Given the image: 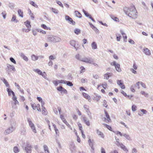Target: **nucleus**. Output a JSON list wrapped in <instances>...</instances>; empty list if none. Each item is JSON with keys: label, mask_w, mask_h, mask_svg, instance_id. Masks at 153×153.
<instances>
[{"label": "nucleus", "mask_w": 153, "mask_h": 153, "mask_svg": "<svg viewBox=\"0 0 153 153\" xmlns=\"http://www.w3.org/2000/svg\"><path fill=\"white\" fill-rule=\"evenodd\" d=\"M123 10L126 14L130 17L134 19L136 18L137 12L134 6L131 7L130 8L125 7L124 8Z\"/></svg>", "instance_id": "f257e3e1"}, {"label": "nucleus", "mask_w": 153, "mask_h": 153, "mask_svg": "<svg viewBox=\"0 0 153 153\" xmlns=\"http://www.w3.org/2000/svg\"><path fill=\"white\" fill-rule=\"evenodd\" d=\"M47 41L48 42L51 43H56L61 41V39L58 37L54 35H49L47 37Z\"/></svg>", "instance_id": "f03ea898"}, {"label": "nucleus", "mask_w": 153, "mask_h": 153, "mask_svg": "<svg viewBox=\"0 0 153 153\" xmlns=\"http://www.w3.org/2000/svg\"><path fill=\"white\" fill-rule=\"evenodd\" d=\"M16 123L15 122H13L11 124V126L9 127L8 128L6 129L4 131V134L6 135L11 133L16 129L15 127Z\"/></svg>", "instance_id": "7ed1b4c3"}, {"label": "nucleus", "mask_w": 153, "mask_h": 153, "mask_svg": "<svg viewBox=\"0 0 153 153\" xmlns=\"http://www.w3.org/2000/svg\"><path fill=\"white\" fill-rule=\"evenodd\" d=\"M81 61L87 63L92 64L93 62L92 59L89 57L82 58Z\"/></svg>", "instance_id": "20e7f679"}, {"label": "nucleus", "mask_w": 153, "mask_h": 153, "mask_svg": "<svg viewBox=\"0 0 153 153\" xmlns=\"http://www.w3.org/2000/svg\"><path fill=\"white\" fill-rule=\"evenodd\" d=\"M65 19L66 21H68L69 23L73 25H75V22L68 15L65 16Z\"/></svg>", "instance_id": "39448f33"}, {"label": "nucleus", "mask_w": 153, "mask_h": 153, "mask_svg": "<svg viewBox=\"0 0 153 153\" xmlns=\"http://www.w3.org/2000/svg\"><path fill=\"white\" fill-rule=\"evenodd\" d=\"M7 91L8 93V94L9 96H10V91L11 92L12 94L13 95V96L12 97V99L14 101L17 99V98L15 96V93L11 89L9 88H7Z\"/></svg>", "instance_id": "423d86ee"}, {"label": "nucleus", "mask_w": 153, "mask_h": 153, "mask_svg": "<svg viewBox=\"0 0 153 153\" xmlns=\"http://www.w3.org/2000/svg\"><path fill=\"white\" fill-rule=\"evenodd\" d=\"M7 91L8 93V94L9 96H10V91L11 92L12 94L13 95V96L12 97V99L14 101L17 99V98L15 96V93L11 89L9 88H7Z\"/></svg>", "instance_id": "0eeeda50"}, {"label": "nucleus", "mask_w": 153, "mask_h": 153, "mask_svg": "<svg viewBox=\"0 0 153 153\" xmlns=\"http://www.w3.org/2000/svg\"><path fill=\"white\" fill-rule=\"evenodd\" d=\"M82 11L84 13L85 15L87 17L91 19L92 21L94 22H95V21L94 19L91 16V15H90L87 12L85 11L84 9H83Z\"/></svg>", "instance_id": "6e6552de"}, {"label": "nucleus", "mask_w": 153, "mask_h": 153, "mask_svg": "<svg viewBox=\"0 0 153 153\" xmlns=\"http://www.w3.org/2000/svg\"><path fill=\"white\" fill-rule=\"evenodd\" d=\"M31 148L32 147L31 146V145L29 144H27L25 148L26 152L27 153H31L32 151Z\"/></svg>", "instance_id": "1a4fd4ad"}, {"label": "nucleus", "mask_w": 153, "mask_h": 153, "mask_svg": "<svg viewBox=\"0 0 153 153\" xmlns=\"http://www.w3.org/2000/svg\"><path fill=\"white\" fill-rule=\"evenodd\" d=\"M143 51L146 55L150 56L151 54L150 51L148 48H144Z\"/></svg>", "instance_id": "9d476101"}, {"label": "nucleus", "mask_w": 153, "mask_h": 153, "mask_svg": "<svg viewBox=\"0 0 153 153\" xmlns=\"http://www.w3.org/2000/svg\"><path fill=\"white\" fill-rule=\"evenodd\" d=\"M82 120L85 123V124L88 126L90 125V123L89 120H88L85 117H82Z\"/></svg>", "instance_id": "9b49d317"}, {"label": "nucleus", "mask_w": 153, "mask_h": 153, "mask_svg": "<svg viewBox=\"0 0 153 153\" xmlns=\"http://www.w3.org/2000/svg\"><path fill=\"white\" fill-rule=\"evenodd\" d=\"M6 65L7 68L9 70H10V71H16V69L13 66L11 65L8 64H7Z\"/></svg>", "instance_id": "f8f14e48"}, {"label": "nucleus", "mask_w": 153, "mask_h": 153, "mask_svg": "<svg viewBox=\"0 0 153 153\" xmlns=\"http://www.w3.org/2000/svg\"><path fill=\"white\" fill-rule=\"evenodd\" d=\"M1 79L3 82V83L5 85V86L6 87H10V85L8 83V82L6 79H5L4 78H2Z\"/></svg>", "instance_id": "ddd939ff"}, {"label": "nucleus", "mask_w": 153, "mask_h": 153, "mask_svg": "<svg viewBox=\"0 0 153 153\" xmlns=\"http://www.w3.org/2000/svg\"><path fill=\"white\" fill-rule=\"evenodd\" d=\"M96 131L97 133L99 136H100V137L102 138H103L104 137V135L102 132L99 131L98 129H97Z\"/></svg>", "instance_id": "4468645a"}, {"label": "nucleus", "mask_w": 153, "mask_h": 153, "mask_svg": "<svg viewBox=\"0 0 153 153\" xmlns=\"http://www.w3.org/2000/svg\"><path fill=\"white\" fill-rule=\"evenodd\" d=\"M112 74V73H109L105 74L104 75V79H108L109 77L111 76Z\"/></svg>", "instance_id": "2eb2a0df"}, {"label": "nucleus", "mask_w": 153, "mask_h": 153, "mask_svg": "<svg viewBox=\"0 0 153 153\" xmlns=\"http://www.w3.org/2000/svg\"><path fill=\"white\" fill-rule=\"evenodd\" d=\"M82 94L84 97L86 99L88 100L89 101L91 99L90 96L88 94L85 93L83 92Z\"/></svg>", "instance_id": "dca6fc26"}, {"label": "nucleus", "mask_w": 153, "mask_h": 153, "mask_svg": "<svg viewBox=\"0 0 153 153\" xmlns=\"http://www.w3.org/2000/svg\"><path fill=\"white\" fill-rule=\"evenodd\" d=\"M25 25L26 27L30 29L31 27V26L30 24V22L29 21L27 20L26 22H24Z\"/></svg>", "instance_id": "f3484780"}, {"label": "nucleus", "mask_w": 153, "mask_h": 153, "mask_svg": "<svg viewBox=\"0 0 153 153\" xmlns=\"http://www.w3.org/2000/svg\"><path fill=\"white\" fill-rule=\"evenodd\" d=\"M27 121L29 123V125L30 127H32L33 126H35L33 123H32V121L31 120L30 118H27Z\"/></svg>", "instance_id": "a211bd4d"}, {"label": "nucleus", "mask_w": 153, "mask_h": 153, "mask_svg": "<svg viewBox=\"0 0 153 153\" xmlns=\"http://www.w3.org/2000/svg\"><path fill=\"white\" fill-rule=\"evenodd\" d=\"M88 142L89 143V146L91 147V149H94V143L93 141H92L91 139H89L88 140Z\"/></svg>", "instance_id": "6ab92c4d"}, {"label": "nucleus", "mask_w": 153, "mask_h": 153, "mask_svg": "<svg viewBox=\"0 0 153 153\" xmlns=\"http://www.w3.org/2000/svg\"><path fill=\"white\" fill-rule=\"evenodd\" d=\"M76 16L79 18H81L82 17V15L81 13H79L78 11L76 10L75 11Z\"/></svg>", "instance_id": "aec40b11"}, {"label": "nucleus", "mask_w": 153, "mask_h": 153, "mask_svg": "<svg viewBox=\"0 0 153 153\" xmlns=\"http://www.w3.org/2000/svg\"><path fill=\"white\" fill-rule=\"evenodd\" d=\"M91 47L92 49H97V46L96 43L95 42H93L91 44Z\"/></svg>", "instance_id": "412c9836"}, {"label": "nucleus", "mask_w": 153, "mask_h": 153, "mask_svg": "<svg viewBox=\"0 0 153 153\" xmlns=\"http://www.w3.org/2000/svg\"><path fill=\"white\" fill-rule=\"evenodd\" d=\"M116 70L119 72H120L121 71V69L120 68V65L119 64H117L115 66Z\"/></svg>", "instance_id": "4be33fe9"}, {"label": "nucleus", "mask_w": 153, "mask_h": 153, "mask_svg": "<svg viewBox=\"0 0 153 153\" xmlns=\"http://www.w3.org/2000/svg\"><path fill=\"white\" fill-rule=\"evenodd\" d=\"M21 56L25 61H28V59L27 57L25 56L24 54L22 53H21L20 55Z\"/></svg>", "instance_id": "5701e85b"}, {"label": "nucleus", "mask_w": 153, "mask_h": 153, "mask_svg": "<svg viewBox=\"0 0 153 153\" xmlns=\"http://www.w3.org/2000/svg\"><path fill=\"white\" fill-rule=\"evenodd\" d=\"M120 147L123 149L124 151L127 152H128V150L127 148L126 147V146H124L123 144H122Z\"/></svg>", "instance_id": "b1692460"}, {"label": "nucleus", "mask_w": 153, "mask_h": 153, "mask_svg": "<svg viewBox=\"0 0 153 153\" xmlns=\"http://www.w3.org/2000/svg\"><path fill=\"white\" fill-rule=\"evenodd\" d=\"M11 21L14 22L15 23H17L18 22V20L16 19V17L15 15H13Z\"/></svg>", "instance_id": "393cba45"}, {"label": "nucleus", "mask_w": 153, "mask_h": 153, "mask_svg": "<svg viewBox=\"0 0 153 153\" xmlns=\"http://www.w3.org/2000/svg\"><path fill=\"white\" fill-rule=\"evenodd\" d=\"M123 136L126 138V139L129 140H131V137L128 134H123Z\"/></svg>", "instance_id": "a878e982"}, {"label": "nucleus", "mask_w": 153, "mask_h": 153, "mask_svg": "<svg viewBox=\"0 0 153 153\" xmlns=\"http://www.w3.org/2000/svg\"><path fill=\"white\" fill-rule=\"evenodd\" d=\"M32 59L33 61H36L38 59L39 57L36 56L34 54H33L31 56Z\"/></svg>", "instance_id": "bb28decb"}, {"label": "nucleus", "mask_w": 153, "mask_h": 153, "mask_svg": "<svg viewBox=\"0 0 153 153\" xmlns=\"http://www.w3.org/2000/svg\"><path fill=\"white\" fill-rule=\"evenodd\" d=\"M71 146L70 147V149L71 151L73 152L75 149V146L73 143H71L70 144Z\"/></svg>", "instance_id": "cd10ccee"}, {"label": "nucleus", "mask_w": 153, "mask_h": 153, "mask_svg": "<svg viewBox=\"0 0 153 153\" xmlns=\"http://www.w3.org/2000/svg\"><path fill=\"white\" fill-rule=\"evenodd\" d=\"M105 116H106V117L107 119V120H108V122H110L111 121V119H110L109 115L108 114V113H107V112L106 111H105Z\"/></svg>", "instance_id": "c85d7f7f"}, {"label": "nucleus", "mask_w": 153, "mask_h": 153, "mask_svg": "<svg viewBox=\"0 0 153 153\" xmlns=\"http://www.w3.org/2000/svg\"><path fill=\"white\" fill-rule=\"evenodd\" d=\"M34 71L41 75H42L43 74L42 72L39 69H34Z\"/></svg>", "instance_id": "c756f323"}, {"label": "nucleus", "mask_w": 153, "mask_h": 153, "mask_svg": "<svg viewBox=\"0 0 153 153\" xmlns=\"http://www.w3.org/2000/svg\"><path fill=\"white\" fill-rule=\"evenodd\" d=\"M43 148L45 152V153H49V151L48 149V147L47 145H45L43 146Z\"/></svg>", "instance_id": "7c9ffc66"}, {"label": "nucleus", "mask_w": 153, "mask_h": 153, "mask_svg": "<svg viewBox=\"0 0 153 153\" xmlns=\"http://www.w3.org/2000/svg\"><path fill=\"white\" fill-rule=\"evenodd\" d=\"M30 4L36 8H38V6L33 1H30Z\"/></svg>", "instance_id": "2f4dec72"}, {"label": "nucleus", "mask_w": 153, "mask_h": 153, "mask_svg": "<svg viewBox=\"0 0 153 153\" xmlns=\"http://www.w3.org/2000/svg\"><path fill=\"white\" fill-rule=\"evenodd\" d=\"M76 41L74 40H71L70 41V44L73 47L75 46Z\"/></svg>", "instance_id": "473e14b6"}, {"label": "nucleus", "mask_w": 153, "mask_h": 153, "mask_svg": "<svg viewBox=\"0 0 153 153\" xmlns=\"http://www.w3.org/2000/svg\"><path fill=\"white\" fill-rule=\"evenodd\" d=\"M65 84H66L67 85L69 86H73V84L72 82L69 81H66Z\"/></svg>", "instance_id": "72a5a7b5"}, {"label": "nucleus", "mask_w": 153, "mask_h": 153, "mask_svg": "<svg viewBox=\"0 0 153 153\" xmlns=\"http://www.w3.org/2000/svg\"><path fill=\"white\" fill-rule=\"evenodd\" d=\"M18 13L20 16L22 18L23 17V12L21 10L19 9L18 10Z\"/></svg>", "instance_id": "f704fd0d"}, {"label": "nucleus", "mask_w": 153, "mask_h": 153, "mask_svg": "<svg viewBox=\"0 0 153 153\" xmlns=\"http://www.w3.org/2000/svg\"><path fill=\"white\" fill-rule=\"evenodd\" d=\"M14 105H13V107L14 108H16L17 107L16 106V105L17 104H19V102L16 99V100H15L14 101Z\"/></svg>", "instance_id": "c9c22d12"}, {"label": "nucleus", "mask_w": 153, "mask_h": 153, "mask_svg": "<svg viewBox=\"0 0 153 153\" xmlns=\"http://www.w3.org/2000/svg\"><path fill=\"white\" fill-rule=\"evenodd\" d=\"M13 151L15 153H17L19 152V150L16 146H15L13 148Z\"/></svg>", "instance_id": "e433bc0d"}, {"label": "nucleus", "mask_w": 153, "mask_h": 153, "mask_svg": "<svg viewBox=\"0 0 153 153\" xmlns=\"http://www.w3.org/2000/svg\"><path fill=\"white\" fill-rule=\"evenodd\" d=\"M86 112L88 115V116L89 118L91 120L92 119V117L91 115V113L90 112V111L89 110H87Z\"/></svg>", "instance_id": "4c0bfd02"}, {"label": "nucleus", "mask_w": 153, "mask_h": 153, "mask_svg": "<svg viewBox=\"0 0 153 153\" xmlns=\"http://www.w3.org/2000/svg\"><path fill=\"white\" fill-rule=\"evenodd\" d=\"M74 32L76 34H79L80 33V30L78 29H75Z\"/></svg>", "instance_id": "58836bf2"}, {"label": "nucleus", "mask_w": 153, "mask_h": 153, "mask_svg": "<svg viewBox=\"0 0 153 153\" xmlns=\"http://www.w3.org/2000/svg\"><path fill=\"white\" fill-rule=\"evenodd\" d=\"M140 93L142 95H144L145 97H148V94L147 93H146L144 91H141Z\"/></svg>", "instance_id": "ea45409f"}, {"label": "nucleus", "mask_w": 153, "mask_h": 153, "mask_svg": "<svg viewBox=\"0 0 153 153\" xmlns=\"http://www.w3.org/2000/svg\"><path fill=\"white\" fill-rule=\"evenodd\" d=\"M101 98V97L100 96L97 95H96V97H95V100H97V101H98Z\"/></svg>", "instance_id": "a19ab883"}, {"label": "nucleus", "mask_w": 153, "mask_h": 153, "mask_svg": "<svg viewBox=\"0 0 153 153\" xmlns=\"http://www.w3.org/2000/svg\"><path fill=\"white\" fill-rule=\"evenodd\" d=\"M56 3L59 5L61 7L63 8L64 7L63 6L61 2L58 1H56Z\"/></svg>", "instance_id": "79ce46f5"}, {"label": "nucleus", "mask_w": 153, "mask_h": 153, "mask_svg": "<svg viewBox=\"0 0 153 153\" xmlns=\"http://www.w3.org/2000/svg\"><path fill=\"white\" fill-rule=\"evenodd\" d=\"M75 57L76 59L78 60H81L82 58H81L80 56H79V54H77L76 55Z\"/></svg>", "instance_id": "37998d69"}, {"label": "nucleus", "mask_w": 153, "mask_h": 153, "mask_svg": "<svg viewBox=\"0 0 153 153\" xmlns=\"http://www.w3.org/2000/svg\"><path fill=\"white\" fill-rule=\"evenodd\" d=\"M60 118L61 119L62 121L64 123L65 121H66V120L65 118L64 117V116L62 114H60Z\"/></svg>", "instance_id": "c03bdc74"}, {"label": "nucleus", "mask_w": 153, "mask_h": 153, "mask_svg": "<svg viewBox=\"0 0 153 153\" xmlns=\"http://www.w3.org/2000/svg\"><path fill=\"white\" fill-rule=\"evenodd\" d=\"M110 16L111 18L112 19H113L114 20V21H117V20H118V18H117V17H116L114 16H113L112 15H111Z\"/></svg>", "instance_id": "a18cd8bd"}, {"label": "nucleus", "mask_w": 153, "mask_h": 153, "mask_svg": "<svg viewBox=\"0 0 153 153\" xmlns=\"http://www.w3.org/2000/svg\"><path fill=\"white\" fill-rule=\"evenodd\" d=\"M51 9L54 13L56 14H57L58 13V11L57 9L53 8H52Z\"/></svg>", "instance_id": "49530a36"}, {"label": "nucleus", "mask_w": 153, "mask_h": 153, "mask_svg": "<svg viewBox=\"0 0 153 153\" xmlns=\"http://www.w3.org/2000/svg\"><path fill=\"white\" fill-rule=\"evenodd\" d=\"M10 60L12 62H13L14 64H16V61L12 57H10Z\"/></svg>", "instance_id": "de8ad7c7"}, {"label": "nucleus", "mask_w": 153, "mask_h": 153, "mask_svg": "<svg viewBox=\"0 0 153 153\" xmlns=\"http://www.w3.org/2000/svg\"><path fill=\"white\" fill-rule=\"evenodd\" d=\"M119 85L120 86L122 89H124L125 88V86L123 85V83L121 82Z\"/></svg>", "instance_id": "09e8293b"}, {"label": "nucleus", "mask_w": 153, "mask_h": 153, "mask_svg": "<svg viewBox=\"0 0 153 153\" xmlns=\"http://www.w3.org/2000/svg\"><path fill=\"white\" fill-rule=\"evenodd\" d=\"M104 126L105 127H106L108 129H109L110 130H111V126L106 124H104Z\"/></svg>", "instance_id": "8fccbe9b"}, {"label": "nucleus", "mask_w": 153, "mask_h": 153, "mask_svg": "<svg viewBox=\"0 0 153 153\" xmlns=\"http://www.w3.org/2000/svg\"><path fill=\"white\" fill-rule=\"evenodd\" d=\"M32 130V131L35 133H36V128L35 126H33L32 127H31Z\"/></svg>", "instance_id": "3c124183"}, {"label": "nucleus", "mask_w": 153, "mask_h": 153, "mask_svg": "<svg viewBox=\"0 0 153 153\" xmlns=\"http://www.w3.org/2000/svg\"><path fill=\"white\" fill-rule=\"evenodd\" d=\"M140 111L143 114H146L147 113V111L144 109H140Z\"/></svg>", "instance_id": "603ef678"}, {"label": "nucleus", "mask_w": 153, "mask_h": 153, "mask_svg": "<svg viewBox=\"0 0 153 153\" xmlns=\"http://www.w3.org/2000/svg\"><path fill=\"white\" fill-rule=\"evenodd\" d=\"M136 106L135 105H133L132 106V110L133 111H134L136 110Z\"/></svg>", "instance_id": "864d4df0"}, {"label": "nucleus", "mask_w": 153, "mask_h": 153, "mask_svg": "<svg viewBox=\"0 0 153 153\" xmlns=\"http://www.w3.org/2000/svg\"><path fill=\"white\" fill-rule=\"evenodd\" d=\"M103 105L105 108L107 107V102L105 100H104L103 101Z\"/></svg>", "instance_id": "5fc2aeb1"}, {"label": "nucleus", "mask_w": 153, "mask_h": 153, "mask_svg": "<svg viewBox=\"0 0 153 153\" xmlns=\"http://www.w3.org/2000/svg\"><path fill=\"white\" fill-rule=\"evenodd\" d=\"M41 27L45 29L48 30V27L45 24H42Z\"/></svg>", "instance_id": "6e6d98bb"}, {"label": "nucleus", "mask_w": 153, "mask_h": 153, "mask_svg": "<svg viewBox=\"0 0 153 153\" xmlns=\"http://www.w3.org/2000/svg\"><path fill=\"white\" fill-rule=\"evenodd\" d=\"M129 42L131 44H134L135 43L134 41L131 39H129L128 40Z\"/></svg>", "instance_id": "4d7b16f0"}, {"label": "nucleus", "mask_w": 153, "mask_h": 153, "mask_svg": "<svg viewBox=\"0 0 153 153\" xmlns=\"http://www.w3.org/2000/svg\"><path fill=\"white\" fill-rule=\"evenodd\" d=\"M78 126L79 127V129L81 131L82 130V125L80 123H78Z\"/></svg>", "instance_id": "13d9d810"}, {"label": "nucleus", "mask_w": 153, "mask_h": 153, "mask_svg": "<svg viewBox=\"0 0 153 153\" xmlns=\"http://www.w3.org/2000/svg\"><path fill=\"white\" fill-rule=\"evenodd\" d=\"M139 83H140V82H137L135 85V87L137 88L138 89H139L140 88L139 86Z\"/></svg>", "instance_id": "bf43d9fd"}, {"label": "nucleus", "mask_w": 153, "mask_h": 153, "mask_svg": "<svg viewBox=\"0 0 153 153\" xmlns=\"http://www.w3.org/2000/svg\"><path fill=\"white\" fill-rule=\"evenodd\" d=\"M63 88L62 86H59L57 88V89L59 91H61Z\"/></svg>", "instance_id": "052dcab7"}, {"label": "nucleus", "mask_w": 153, "mask_h": 153, "mask_svg": "<svg viewBox=\"0 0 153 153\" xmlns=\"http://www.w3.org/2000/svg\"><path fill=\"white\" fill-rule=\"evenodd\" d=\"M115 144L118 146L120 147V145H121L122 143H120L119 141H117V142H116Z\"/></svg>", "instance_id": "680f3d73"}, {"label": "nucleus", "mask_w": 153, "mask_h": 153, "mask_svg": "<svg viewBox=\"0 0 153 153\" xmlns=\"http://www.w3.org/2000/svg\"><path fill=\"white\" fill-rule=\"evenodd\" d=\"M84 108L85 109L87 110H89V107L87 105H85L84 106Z\"/></svg>", "instance_id": "e2e57ef3"}, {"label": "nucleus", "mask_w": 153, "mask_h": 153, "mask_svg": "<svg viewBox=\"0 0 153 153\" xmlns=\"http://www.w3.org/2000/svg\"><path fill=\"white\" fill-rule=\"evenodd\" d=\"M140 84L141 85V86L142 87H143L144 88H146V85L144 83H143L142 82H140Z\"/></svg>", "instance_id": "0e129e2a"}, {"label": "nucleus", "mask_w": 153, "mask_h": 153, "mask_svg": "<svg viewBox=\"0 0 153 153\" xmlns=\"http://www.w3.org/2000/svg\"><path fill=\"white\" fill-rule=\"evenodd\" d=\"M31 105L32 107L33 110L36 109V104L35 103L34 104H31Z\"/></svg>", "instance_id": "69168bd1"}, {"label": "nucleus", "mask_w": 153, "mask_h": 153, "mask_svg": "<svg viewBox=\"0 0 153 153\" xmlns=\"http://www.w3.org/2000/svg\"><path fill=\"white\" fill-rule=\"evenodd\" d=\"M1 14L3 16V17L4 19H5L6 18V13L5 12H2Z\"/></svg>", "instance_id": "338daca9"}, {"label": "nucleus", "mask_w": 153, "mask_h": 153, "mask_svg": "<svg viewBox=\"0 0 153 153\" xmlns=\"http://www.w3.org/2000/svg\"><path fill=\"white\" fill-rule=\"evenodd\" d=\"M93 30L95 33H99V30L96 27H95Z\"/></svg>", "instance_id": "774afa93"}]
</instances>
